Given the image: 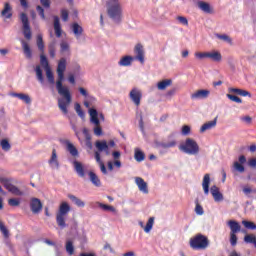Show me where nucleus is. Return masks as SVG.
I'll use <instances>...</instances> for the list:
<instances>
[{
    "mask_svg": "<svg viewBox=\"0 0 256 256\" xmlns=\"http://www.w3.org/2000/svg\"><path fill=\"white\" fill-rule=\"evenodd\" d=\"M48 165H50L51 169H59V157L57 156V150L53 149L50 159L48 160Z\"/></svg>",
    "mask_w": 256,
    "mask_h": 256,
    "instance_id": "nucleus-14",
    "label": "nucleus"
},
{
    "mask_svg": "<svg viewBox=\"0 0 256 256\" xmlns=\"http://www.w3.org/2000/svg\"><path fill=\"white\" fill-rule=\"evenodd\" d=\"M9 95L10 97H17V99H20V101H23L26 105H31V97L29 94L11 92Z\"/></svg>",
    "mask_w": 256,
    "mask_h": 256,
    "instance_id": "nucleus-18",
    "label": "nucleus"
},
{
    "mask_svg": "<svg viewBox=\"0 0 256 256\" xmlns=\"http://www.w3.org/2000/svg\"><path fill=\"white\" fill-rule=\"evenodd\" d=\"M61 17H62V21H69V12L67 11V9H62L61 10Z\"/></svg>",
    "mask_w": 256,
    "mask_h": 256,
    "instance_id": "nucleus-57",
    "label": "nucleus"
},
{
    "mask_svg": "<svg viewBox=\"0 0 256 256\" xmlns=\"http://www.w3.org/2000/svg\"><path fill=\"white\" fill-rule=\"evenodd\" d=\"M36 11L39 13V15L42 19H45V10L43 9V7L37 6Z\"/></svg>",
    "mask_w": 256,
    "mask_h": 256,
    "instance_id": "nucleus-61",
    "label": "nucleus"
},
{
    "mask_svg": "<svg viewBox=\"0 0 256 256\" xmlns=\"http://www.w3.org/2000/svg\"><path fill=\"white\" fill-rule=\"evenodd\" d=\"M190 133H191V127L188 126V125H184V126L182 127L181 134L187 136V135H189Z\"/></svg>",
    "mask_w": 256,
    "mask_h": 256,
    "instance_id": "nucleus-60",
    "label": "nucleus"
},
{
    "mask_svg": "<svg viewBox=\"0 0 256 256\" xmlns=\"http://www.w3.org/2000/svg\"><path fill=\"white\" fill-rule=\"evenodd\" d=\"M30 208L32 213L37 214L43 209V204L38 198H32L30 202Z\"/></svg>",
    "mask_w": 256,
    "mask_h": 256,
    "instance_id": "nucleus-15",
    "label": "nucleus"
},
{
    "mask_svg": "<svg viewBox=\"0 0 256 256\" xmlns=\"http://www.w3.org/2000/svg\"><path fill=\"white\" fill-rule=\"evenodd\" d=\"M226 96L228 99H230V101H233L234 103H243V100H241V98H239L238 96L232 94H227Z\"/></svg>",
    "mask_w": 256,
    "mask_h": 256,
    "instance_id": "nucleus-54",
    "label": "nucleus"
},
{
    "mask_svg": "<svg viewBox=\"0 0 256 256\" xmlns=\"http://www.w3.org/2000/svg\"><path fill=\"white\" fill-rule=\"evenodd\" d=\"M240 121H242V123H246V125H251V123H253V118L250 116H242Z\"/></svg>",
    "mask_w": 256,
    "mask_h": 256,
    "instance_id": "nucleus-56",
    "label": "nucleus"
},
{
    "mask_svg": "<svg viewBox=\"0 0 256 256\" xmlns=\"http://www.w3.org/2000/svg\"><path fill=\"white\" fill-rule=\"evenodd\" d=\"M242 225H244L246 229H250L251 231H255L256 229V224L251 221L244 220L242 221Z\"/></svg>",
    "mask_w": 256,
    "mask_h": 256,
    "instance_id": "nucleus-50",
    "label": "nucleus"
},
{
    "mask_svg": "<svg viewBox=\"0 0 256 256\" xmlns=\"http://www.w3.org/2000/svg\"><path fill=\"white\" fill-rule=\"evenodd\" d=\"M0 231L5 239H9V230L2 221H0Z\"/></svg>",
    "mask_w": 256,
    "mask_h": 256,
    "instance_id": "nucleus-49",
    "label": "nucleus"
},
{
    "mask_svg": "<svg viewBox=\"0 0 256 256\" xmlns=\"http://www.w3.org/2000/svg\"><path fill=\"white\" fill-rule=\"evenodd\" d=\"M40 3L42 6H44L45 9H49L51 7V1L50 0H40Z\"/></svg>",
    "mask_w": 256,
    "mask_h": 256,
    "instance_id": "nucleus-62",
    "label": "nucleus"
},
{
    "mask_svg": "<svg viewBox=\"0 0 256 256\" xmlns=\"http://www.w3.org/2000/svg\"><path fill=\"white\" fill-rule=\"evenodd\" d=\"M135 57L134 60L139 61L142 65L145 63V50L143 45L137 44L134 48Z\"/></svg>",
    "mask_w": 256,
    "mask_h": 256,
    "instance_id": "nucleus-12",
    "label": "nucleus"
},
{
    "mask_svg": "<svg viewBox=\"0 0 256 256\" xmlns=\"http://www.w3.org/2000/svg\"><path fill=\"white\" fill-rule=\"evenodd\" d=\"M248 165H249V167H252L253 169H255V167H256V158H251L248 161Z\"/></svg>",
    "mask_w": 256,
    "mask_h": 256,
    "instance_id": "nucleus-64",
    "label": "nucleus"
},
{
    "mask_svg": "<svg viewBox=\"0 0 256 256\" xmlns=\"http://www.w3.org/2000/svg\"><path fill=\"white\" fill-rule=\"evenodd\" d=\"M95 101H97V99H95V97L89 95L88 97L85 98L84 106L86 107V109H92L91 107L93 106Z\"/></svg>",
    "mask_w": 256,
    "mask_h": 256,
    "instance_id": "nucleus-39",
    "label": "nucleus"
},
{
    "mask_svg": "<svg viewBox=\"0 0 256 256\" xmlns=\"http://www.w3.org/2000/svg\"><path fill=\"white\" fill-rule=\"evenodd\" d=\"M245 163H247V158L245 155L239 156L238 161L233 163V171H236L237 173H245V166H243Z\"/></svg>",
    "mask_w": 256,
    "mask_h": 256,
    "instance_id": "nucleus-10",
    "label": "nucleus"
},
{
    "mask_svg": "<svg viewBox=\"0 0 256 256\" xmlns=\"http://www.w3.org/2000/svg\"><path fill=\"white\" fill-rule=\"evenodd\" d=\"M228 227H230V233H239V231H241V225L239 224V222L235 221V220H229L227 222Z\"/></svg>",
    "mask_w": 256,
    "mask_h": 256,
    "instance_id": "nucleus-26",
    "label": "nucleus"
},
{
    "mask_svg": "<svg viewBox=\"0 0 256 256\" xmlns=\"http://www.w3.org/2000/svg\"><path fill=\"white\" fill-rule=\"evenodd\" d=\"M74 109L77 113V115L81 118V119H85V112L83 111V109H81V104L80 103H76L74 105Z\"/></svg>",
    "mask_w": 256,
    "mask_h": 256,
    "instance_id": "nucleus-46",
    "label": "nucleus"
},
{
    "mask_svg": "<svg viewBox=\"0 0 256 256\" xmlns=\"http://www.w3.org/2000/svg\"><path fill=\"white\" fill-rule=\"evenodd\" d=\"M79 92H80V94H81L83 97H85V99H86V97L89 96V92H87V90H85V88H83V87H80V88H79Z\"/></svg>",
    "mask_w": 256,
    "mask_h": 256,
    "instance_id": "nucleus-63",
    "label": "nucleus"
},
{
    "mask_svg": "<svg viewBox=\"0 0 256 256\" xmlns=\"http://www.w3.org/2000/svg\"><path fill=\"white\" fill-rule=\"evenodd\" d=\"M215 36L217 39H220V41H225V43H229L230 45L233 43V40L227 34H216Z\"/></svg>",
    "mask_w": 256,
    "mask_h": 256,
    "instance_id": "nucleus-47",
    "label": "nucleus"
},
{
    "mask_svg": "<svg viewBox=\"0 0 256 256\" xmlns=\"http://www.w3.org/2000/svg\"><path fill=\"white\" fill-rule=\"evenodd\" d=\"M190 247L196 251L205 250L209 247V239L205 235L198 234L190 240Z\"/></svg>",
    "mask_w": 256,
    "mask_h": 256,
    "instance_id": "nucleus-5",
    "label": "nucleus"
},
{
    "mask_svg": "<svg viewBox=\"0 0 256 256\" xmlns=\"http://www.w3.org/2000/svg\"><path fill=\"white\" fill-rule=\"evenodd\" d=\"M173 85V80L172 79H164L160 82L157 83L156 87L158 91H165L167 87H171Z\"/></svg>",
    "mask_w": 256,
    "mask_h": 256,
    "instance_id": "nucleus-25",
    "label": "nucleus"
},
{
    "mask_svg": "<svg viewBox=\"0 0 256 256\" xmlns=\"http://www.w3.org/2000/svg\"><path fill=\"white\" fill-rule=\"evenodd\" d=\"M0 146L2 148V151H5V152L11 151V143H9V140L7 139H2L0 141Z\"/></svg>",
    "mask_w": 256,
    "mask_h": 256,
    "instance_id": "nucleus-42",
    "label": "nucleus"
},
{
    "mask_svg": "<svg viewBox=\"0 0 256 256\" xmlns=\"http://www.w3.org/2000/svg\"><path fill=\"white\" fill-rule=\"evenodd\" d=\"M195 213L196 215H203L205 213L203 206H201L199 203L196 204Z\"/></svg>",
    "mask_w": 256,
    "mask_h": 256,
    "instance_id": "nucleus-58",
    "label": "nucleus"
},
{
    "mask_svg": "<svg viewBox=\"0 0 256 256\" xmlns=\"http://www.w3.org/2000/svg\"><path fill=\"white\" fill-rule=\"evenodd\" d=\"M98 207H100V209H102L103 211H110L111 213H115V211H117L115 207L111 205L103 204L101 202H98Z\"/></svg>",
    "mask_w": 256,
    "mask_h": 256,
    "instance_id": "nucleus-44",
    "label": "nucleus"
},
{
    "mask_svg": "<svg viewBox=\"0 0 256 256\" xmlns=\"http://www.w3.org/2000/svg\"><path fill=\"white\" fill-rule=\"evenodd\" d=\"M194 56L199 61H202V59H208V52H195Z\"/></svg>",
    "mask_w": 256,
    "mask_h": 256,
    "instance_id": "nucleus-52",
    "label": "nucleus"
},
{
    "mask_svg": "<svg viewBox=\"0 0 256 256\" xmlns=\"http://www.w3.org/2000/svg\"><path fill=\"white\" fill-rule=\"evenodd\" d=\"M67 70V59L61 58L58 61L56 73L58 75V79L56 81V89L60 98H58V107L60 111L67 115L69 113V105H71L72 97L71 92L67 86H63V81H65V71Z\"/></svg>",
    "mask_w": 256,
    "mask_h": 256,
    "instance_id": "nucleus-1",
    "label": "nucleus"
},
{
    "mask_svg": "<svg viewBox=\"0 0 256 256\" xmlns=\"http://www.w3.org/2000/svg\"><path fill=\"white\" fill-rule=\"evenodd\" d=\"M198 8L200 11H203V13H212L211 5L207 2L199 1L197 3Z\"/></svg>",
    "mask_w": 256,
    "mask_h": 256,
    "instance_id": "nucleus-31",
    "label": "nucleus"
},
{
    "mask_svg": "<svg viewBox=\"0 0 256 256\" xmlns=\"http://www.w3.org/2000/svg\"><path fill=\"white\" fill-rule=\"evenodd\" d=\"M21 45L25 57H27V59H31V57H33V53L31 52V47H29V43L25 42V40H21Z\"/></svg>",
    "mask_w": 256,
    "mask_h": 256,
    "instance_id": "nucleus-30",
    "label": "nucleus"
},
{
    "mask_svg": "<svg viewBox=\"0 0 256 256\" xmlns=\"http://www.w3.org/2000/svg\"><path fill=\"white\" fill-rule=\"evenodd\" d=\"M66 149L72 157H79V150H77V148L75 147V145H73V143L67 141L66 142Z\"/></svg>",
    "mask_w": 256,
    "mask_h": 256,
    "instance_id": "nucleus-28",
    "label": "nucleus"
},
{
    "mask_svg": "<svg viewBox=\"0 0 256 256\" xmlns=\"http://www.w3.org/2000/svg\"><path fill=\"white\" fill-rule=\"evenodd\" d=\"M45 72L48 83H50V85H55V76L53 75V71H51V68L46 69Z\"/></svg>",
    "mask_w": 256,
    "mask_h": 256,
    "instance_id": "nucleus-43",
    "label": "nucleus"
},
{
    "mask_svg": "<svg viewBox=\"0 0 256 256\" xmlns=\"http://www.w3.org/2000/svg\"><path fill=\"white\" fill-rule=\"evenodd\" d=\"M5 189H7L9 193H12V195H16L18 197H21L23 195V191H21L17 186L11 184V182L6 184Z\"/></svg>",
    "mask_w": 256,
    "mask_h": 256,
    "instance_id": "nucleus-23",
    "label": "nucleus"
},
{
    "mask_svg": "<svg viewBox=\"0 0 256 256\" xmlns=\"http://www.w3.org/2000/svg\"><path fill=\"white\" fill-rule=\"evenodd\" d=\"M229 93H234L235 95H240V97H251V93L249 91L239 89V88H229Z\"/></svg>",
    "mask_w": 256,
    "mask_h": 256,
    "instance_id": "nucleus-27",
    "label": "nucleus"
},
{
    "mask_svg": "<svg viewBox=\"0 0 256 256\" xmlns=\"http://www.w3.org/2000/svg\"><path fill=\"white\" fill-rule=\"evenodd\" d=\"M154 223H155V218L150 217V218L148 219V222H147L146 226H145V224L143 223V221H139V222H138V225H139L142 229H144V231H145L146 233H151V229H153Z\"/></svg>",
    "mask_w": 256,
    "mask_h": 256,
    "instance_id": "nucleus-20",
    "label": "nucleus"
},
{
    "mask_svg": "<svg viewBox=\"0 0 256 256\" xmlns=\"http://www.w3.org/2000/svg\"><path fill=\"white\" fill-rule=\"evenodd\" d=\"M35 71L39 83H45V79L43 78V70H41V66H36Z\"/></svg>",
    "mask_w": 256,
    "mask_h": 256,
    "instance_id": "nucleus-45",
    "label": "nucleus"
},
{
    "mask_svg": "<svg viewBox=\"0 0 256 256\" xmlns=\"http://www.w3.org/2000/svg\"><path fill=\"white\" fill-rule=\"evenodd\" d=\"M129 97L132 103H134L136 107H139L141 105V98L143 97V93L139 88H133L129 93Z\"/></svg>",
    "mask_w": 256,
    "mask_h": 256,
    "instance_id": "nucleus-9",
    "label": "nucleus"
},
{
    "mask_svg": "<svg viewBox=\"0 0 256 256\" xmlns=\"http://www.w3.org/2000/svg\"><path fill=\"white\" fill-rule=\"evenodd\" d=\"M135 183H136L139 191H141V193H144L145 195H147V193H149V188L147 187V182H145V180H143V178L136 177Z\"/></svg>",
    "mask_w": 256,
    "mask_h": 256,
    "instance_id": "nucleus-16",
    "label": "nucleus"
},
{
    "mask_svg": "<svg viewBox=\"0 0 256 256\" xmlns=\"http://www.w3.org/2000/svg\"><path fill=\"white\" fill-rule=\"evenodd\" d=\"M215 127H217V118H215L212 121L204 123L200 128V133H205V131H209Z\"/></svg>",
    "mask_w": 256,
    "mask_h": 256,
    "instance_id": "nucleus-24",
    "label": "nucleus"
},
{
    "mask_svg": "<svg viewBox=\"0 0 256 256\" xmlns=\"http://www.w3.org/2000/svg\"><path fill=\"white\" fill-rule=\"evenodd\" d=\"M20 19L23 25V34L26 39H31V26H29V18L27 17V14L22 13L20 15Z\"/></svg>",
    "mask_w": 256,
    "mask_h": 256,
    "instance_id": "nucleus-8",
    "label": "nucleus"
},
{
    "mask_svg": "<svg viewBox=\"0 0 256 256\" xmlns=\"http://www.w3.org/2000/svg\"><path fill=\"white\" fill-rule=\"evenodd\" d=\"M60 51L63 55H71V48L69 47V43L61 42Z\"/></svg>",
    "mask_w": 256,
    "mask_h": 256,
    "instance_id": "nucleus-37",
    "label": "nucleus"
},
{
    "mask_svg": "<svg viewBox=\"0 0 256 256\" xmlns=\"http://www.w3.org/2000/svg\"><path fill=\"white\" fill-rule=\"evenodd\" d=\"M40 63L42 65L44 71L47 69H51V66H49V61L47 60V57L45 56L44 53H41V55H40Z\"/></svg>",
    "mask_w": 256,
    "mask_h": 256,
    "instance_id": "nucleus-40",
    "label": "nucleus"
},
{
    "mask_svg": "<svg viewBox=\"0 0 256 256\" xmlns=\"http://www.w3.org/2000/svg\"><path fill=\"white\" fill-rule=\"evenodd\" d=\"M210 193H211L215 203H221V201H223L225 199L223 196V193H221V190L219 189V187H217V185L211 186Z\"/></svg>",
    "mask_w": 256,
    "mask_h": 256,
    "instance_id": "nucleus-13",
    "label": "nucleus"
},
{
    "mask_svg": "<svg viewBox=\"0 0 256 256\" xmlns=\"http://www.w3.org/2000/svg\"><path fill=\"white\" fill-rule=\"evenodd\" d=\"M72 31H73L76 39H79V37H81V35L83 34V27H81L77 23H74V24H72Z\"/></svg>",
    "mask_w": 256,
    "mask_h": 256,
    "instance_id": "nucleus-33",
    "label": "nucleus"
},
{
    "mask_svg": "<svg viewBox=\"0 0 256 256\" xmlns=\"http://www.w3.org/2000/svg\"><path fill=\"white\" fill-rule=\"evenodd\" d=\"M65 250L68 255H74L75 254V246L73 245V241L67 240L65 244Z\"/></svg>",
    "mask_w": 256,
    "mask_h": 256,
    "instance_id": "nucleus-36",
    "label": "nucleus"
},
{
    "mask_svg": "<svg viewBox=\"0 0 256 256\" xmlns=\"http://www.w3.org/2000/svg\"><path fill=\"white\" fill-rule=\"evenodd\" d=\"M208 59H211L212 61L219 62L221 59H223V56L219 53V51H211L208 52Z\"/></svg>",
    "mask_w": 256,
    "mask_h": 256,
    "instance_id": "nucleus-34",
    "label": "nucleus"
},
{
    "mask_svg": "<svg viewBox=\"0 0 256 256\" xmlns=\"http://www.w3.org/2000/svg\"><path fill=\"white\" fill-rule=\"evenodd\" d=\"M134 61H135V58L133 56L126 55V56H123L118 61V65L119 67H131Z\"/></svg>",
    "mask_w": 256,
    "mask_h": 256,
    "instance_id": "nucleus-17",
    "label": "nucleus"
},
{
    "mask_svg": "<svg viewBox=\"0 0 256 256\" xmlns=\"http://www.w3.org/2000/svg\"><path fill=\"white\" fill-rule=\"evenodd\" d=\"M71 211V206H69V203L62 202L59 206V210L56 214V223L58 226H60L61 229H65L67 227V223H65V217L69 215V212Z\"/></svg>",
    "mask_w": 256,
    "mask_h": 256,
    "instance_id": "nucleus-4",
    "label": "nucleus"
},
{
    "mask_svg": "<svg viewBox=\"0 0 256 256\" xmlns=\"http://www.w3.org/2000/svg\"><path fill=\"white\" fill-rule=\"evenodd\" d=\"M1 17H4V19H11V17H13V8L8 2L4 4V9L1 12Z\"/></svg>",
    "mask_w": 256,
    "mask_h": 256,
    "instance_id": "nucleus-19",
    "label": "nucleus"
},
{
    "mask_svg": "<svg viewBox=\"0 0 256 256\" xmlns=\"http://www.w3.org/2000/svg\"><path fill=\"white\" fill-rule=\"evenodd\" d=\"M68 198L72 203H74L77 207H85V202L81 199H79L77 196L73 194H69Z\"/></svg>",
    "mask_w": 256,
    "mask_h": 256,
    "instance_id": "nucleus-32",
    "label": "nucleus"
},
{
    "mask_svg": "<svg viewBox=\"0 0 256 256\" xmlns=\"http://www.w3.org/2000/svg\"><path fill=\"white\" fill-rule=\"evenodd\" d=\"M134 158L138 163H141V161H145V153H143L139 148H136L134 151Z\"/></svg>",
    "mask_w": 256,
    "mask_h": 256,
    "instance_id": "nucleus-38",
    "label": "nucleus"
},
{
    "mask_svg": "<svg viewBox=\"0 0 256 256\" xmlns=\"http://www.w3.org/2000/svg\"><path fill=\"white\" fill-rule=\"evenodd\" d=\"M54 31H55V35L56 37H61L63 30L61 29V23L59 22V17L58 16H54Z\"/></svg>",
    "mask_w": 256,
    "mask_h": 256,
    "instance_id": "nucleus-29",
    "label": "nucleus"
},
{
    "mask_svg": "<svg viewBox=\"0 0 256 256\" xmlns=\"http://www.w3.org/2000/svg\"><path fill=\"white\" fill-rule=\"evenodd\" d=\"M209 185H211V175L205 174L202 180V189L204 191V195H209Z\"/></svg>",
    "mask_w": 256,
    "mask_h": 256,
    "instance_id": "nucleus-21",
    "label": "nucleus"
},
{
    "mask_svg": "<svg viewBox=\"0 0 256 256\" xmlns=\"http://www.w3.org/2000/svg\"><path fill=\"white\" fill-rule=\"evenodd\" d=\"M36 45L41 53H45V43L43 42V35L39 34L37 36Z\"/></svg>",
    "mask_w": 256,
    "mask_h": 256,
    "instance_id": "nucleus-35",
    "label": "nucleus"
},
{
    "mask_svg": "<svg viewBox=\"0 0 256 256\" xmlns=\"http://www.w3.org/2000/svg\"><path fill=\"white\" fill-rule=\"evenodd\" d=\"M176 19L179 21V23H181V25H184L185 27L189 25V20H187L185 16H178Z\"/></svg>",
    "mask_w": 256,
    "mask_h": 256,
    "instance_id": "nucleus-55",
    "label": "nucleus"
},
{
    "mask_svg": "<svg viewBox=\"0 0 256 256\" xmlns=\"http://www.w3.org/2000/svg\"><path fill=\"white\" fill-rule=\"evenodd\" d=\"M176 145H177V141L172 140L170 142L161 144V147H163V149H171V147H175Z\"/></svg>",
    "mask_w": 256,
    "mask_h": 256,
    "instance_id": "nucleus-53",
    "label": "nucleus"
},
{
    "mask_svg": "<svg viewBox=\"0 0 256 256\" xmlns=\"http://www.w3.org/2000/svg\"><path fill=\"white\" fill-rule=\"evenodd\" d=\"M106 11L109 19L113 23H121L123 21V7L121 6V0H108L106 1Z\"/></svg>",
    "mask_w": 256,
    "mask_h": 256,
    "instance_id": "nucleus-2",
    "label": "nucleus"
},
{
    "mask_svg": "<svg viewBox=\"0 0 256 256\" xmlns=\"http://www.w3.org/2000/svg\"><path fill=\"white\" fill-rule=\"evenodd\" d=\"M245 243H252L254 247L256 248V236L253 234L246 235L244 237Z\"/></svg>",
    "mask_w": 256,
    "mask_h": 256,
    "instance_id": "nucleus-48",
    "label": "nucleus"
},
{
    "mask_svg": "<svg viewBox=\"0 0 256 256\" xmlns=\"http://www.w3.org/2000/svg\"><path fill=\"white\" fill-rule=\"evenodd\" d=\"M211 95V91L207 89L197 90L191 94V99L194 101H201L203 99H207Z\"/></svg>",
    "mask_w": 256,
    "mask_h": 256,
    "instance_id": "nucleus-11",
    "label": "nucleus"
},
{
    "mask_svg": "<svg viewBox=\"0 0 256 256\" xmlns=\"http://www.w3.org/2000/svg\"><path fill=\"white\" fill-rule=\"evenodd\" d=\"M74 170L77 173L78 177H85L86 175H89V167L79 161H74Z\"/></svg>",
    "mask_w": 256,
    "mask_h": 256,
    "instance_id": "nucleus-7",
    "label": "nucleus"
},
{
    "mask_svg": "<svg viewBox=\"0 0 256 256\" xmlns=\"http://www.w3.org/2000/svg\"><path fill=\"white\" fill-rule=\"evenodd\" d=\"M8 205L10 207H19V205H21V200L19 198H11L8 200Z\"/></svg>",
    "mask_w": 256,
    "mask_h": 256,
    "instance_id": "nucleus-51",
    "label": "nucleus"
},
{
    "mask_svg": "<svg viewBox=\"0 0 256 256\" xmlns=\"http://www.w3.org/2000/svg\"><path fill=\"white\" fill-rule=\"evenodd\" d=\"M88 177L94 187H101V179H99V176L95 172L89 171Z\"/></svg>",
    "mask_w": 256,
    "mask_h": 256,
    "instance_id": "nucleus-22",
    "label": "nucleus"
},
{
    "mask_svg": "<svg viewBox=\"0 0 256 256\" xmlns=\"http://www.w3.org/2000/svg\"><path fill=\"white\" fill-rule=\"evenodd\" d=\"M179 150L186 155H199V144L191 138H187L185 142L179 145Z\"/></svg>",
    "mask_w": 256,
    "mask_h": 256,
    "instance_id": "nucleus-3",
    "label": "nucleus"
},
{
    "mask_svg": "<svg viewBox=\"0 0 256 256\" xmlns=\"http://www.w3.org/2000/svg\"><path fill=\"white\" fill-rule=\"evenodd\" d=\"M230 244L232 247H235L237 245V235L234 233H230Z\"/></svg>",
    "mask_w": 256,
    "mask_h": 256,
    "instance_id": "nucleus-59",
    "label": "nucleus"
},
{
    "mask_svg": "<svg viewBox=\"0 0 256 256\" xmlns=\"http://www.w3.org/2000/svg\"><path fill=\"white\" fill-rule=\"evenodd\" d=\"M96 149H98V151H107V149H109V145H107V141H105V140L97 141Z\"/></svg>",
    "mask_w": 256,
    "mask_h": 256,
    "instance_id": "nucleus-41",
    "label": "nucleus"
},
{
    "mask_svg": "<svg viewBox=\"0 0 256 256\" xmlns=\"http://www.w3.org/2000/svg\"><path fill=\"white\" fill-rule=\"evenodd\" d=\"M89 116H90V123H93L95 125L94 128V135L96 137H101L103 135V129L101 128V122L99 121V112H97V109H89L88 110Z\"/></svg>",
    "mask_w": 256,
    "mask_h": 256,
    "instance_id": "nucleus-6",
    "label": "nucleus"
}]
</instances>
